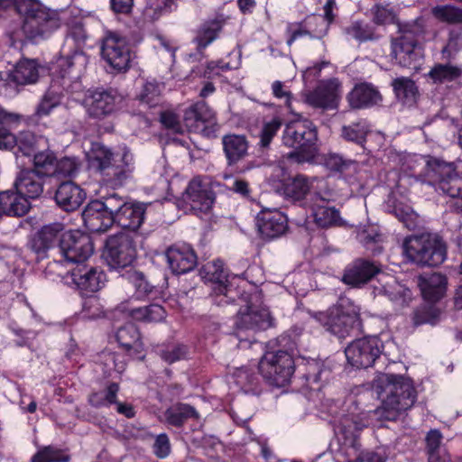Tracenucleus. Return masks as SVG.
I'll list each match as a JSON object with an SVG mask.
<instances>
[{
	"mask_svg": "<svg viewBox=\"0 0 462 462\" xmlns=\"http://www.w3.org/2000/svg\"><path fill=\"white\" fill-rule=\"evenodd\" d=\"M381 405L373 411L379 421H396L417 400L413 381L402 374L379 372L372 383Z\"/></svg>",
	"mask_w": 462,
	"mask_h": 462,
	"instance_id": "f257e3e1",
	"label": "nucleus"
},
{
	"mask_svg": "<svg viewBox=\"0 0 462 462\" xmlns=\"http://www.w3.org/2000/svg\"><path fill=\"white\" fill-rule=\"evenodd\" d=\"M88 57L82 51H74L69 54H60L55 62L46 69L50 72V87L35 108L38 117L48 116L58 106L73 81L79 80L85 73Z\"/></svg>",
	"mask_w": 462,
	"mask_h": 462,
	"instance_id": "f03ea898",
	"label": "nucleus"
},
{
	"mask_svg": "<svg viewBox=\"0 0 462 462\" xmlns=\"http://www.w3.org/2000/svg\"><path fill=\"white\" fill-rule=\"evenodd\" d=\"M23 16L19 29L9 32L10 38L21 42H37L49 37L62 23L61 14L58 10L48 8L39 0H30L26 5H21Z\"/></svg>",
	"mask_w": 462,
	"mask_h": 462,
	"instance_id": "7ed1b4c3",
	"label": "nucleus"
},
{
	"mask_svg": "<svg viewBox=\"0 0 462 462\" xmlns=\"http://www.w3.org/2000/svg\"><path fill=\"white\" fill-rule=\"evenodd\" d=\"M278 349L267 352L259 361V371L270 386L282 388L291 383L296 371L294 356L297 343L291 335L282 334L276 338Z\"/></svg>",
	"mask_w": 462,
	"mask_h": 462,
	"instance_id": "20e7f679",
	"label": "nucleus"
},
{
	"mask_svg": "<svg viewBox=\"0 0 462 462\" xmlns=\"http://www.w3.org/2000/svg\"><path fill=\"white\" fill-rule=\"evenodd\" d=\"M120 150L113 152L102 143L93 142L87 153L89 166L117 186H122L134 170V155L130 149L124 146Z\"/></svg>",
	"mask_w": 462,
	"mask_h": 462,
	"instance_id": "39448f33",
	"label": "nucleus"
},
{
	"mask_svg": "<svg viewBox=\"0 0 462 462\" xmlns=\"http://www.w3.org/2000/svg\"><path fill=\"white\" fill-rule=\"evenodd\" d=\"M296 116L285 125L282 133V143L292 149L285 158L299 164L312 162L319 152L318 128L311 120Z\"/></svg>",
	"mask_w": 462,
	"mask_h": 462,
	"instance_id": "423d86ee",
	"label": "nucleus"
},
{
	"mask_svg": "<svg viewBox=\"0 0 462 462\" xmlns=\"http://www.w3.org/2000/svg\"><path fill=\"white\" fill-rule=\"evenodd\" d=\"M328 332L338 338H346L360 331L362 319L359 310L348 299H341L326 311H309Z\"/></svg>",
	"mask_w": 462,
	"mask_h": 462,
	"instance_id": "0eeeda50",
	"label": "nucleus"
},
{
	"mask_svg": "<svg viewBox=\"0 0 462 462\" xmlns=\"http://www.w3.org/2000/svg\"><path fill=\"white\" fill-rule=\"evenodd\" d=\"M402 250L410 262L421 267L439 266L447 258V245L437 234L409 236L403 241Z\"/></svg>",
	"mask_w": 462,
	"mask_h": 462,
	"instance_id": "6e6552de",
	"label": "nucleus"
},
{
	"mask_svg": "<svg viewBox=\"0 0 462 462\" xmlns=\"http://www.w3.org/2000/svg\"><path fill=\"white\" fill-rule=\"evenodd\" d=\"M423 176L428 183L435 186L444 194L457 199L451 208L457 213H462V175L460 176L453 162L428 155Z\"/></svg>",
	"mask_w": 462,
	"mask_h": 462,
	"instance_id": "1a4fd4ad",
	"label": "nucleus"
},
{
	"mask_svg": "<svg viewBox=\"0 0 462 462\" xmlns=\"http://www.w3.org/2000/svg\"><path fill=\"white\" fill-rule=\"evenodd\" d=\"M397 37L391 40V58L393 64L402 68L417 69L423 59L420 44V32L415 25L399 23Z\"/></svg>",
	"mask_w": 462,
	"mask_h": 462,
	"instance_id": "9d476101",
	"label": "nucleus"
},
{
	"mask_svg": "<svg viewBox=\"0 0 462 462\" xmlns=\"http://www.w3.org/2000/svg\"><path fill=\"white\" fill-rule=\"evenodd\" d=\"M124 103V95L112 87L90 88L86 91L83 100L88 116L99 121L115 116Z\"/></svg>",
	"mask_w": 462,
	"mask_h": 462,
	"instance_id": "9b49d317",
	"label": "nucleus"
},
{
	"mask_svg": "<svg viewBox=\"0 0 462 462\" xmlns=\"http://www.w3.org/2000/svg\"><path fill=\"white\" fill-rule=\"evenodd\" d=\"M102 256L111 270L125 272L133 268L137 259L136 241L125 232L109 236L106 239Z\"/></svg>",
	"mask_w": 462,
	"mask_h": 462,
	"instance_id": "f8f14e48",
	"label": "nucleus"
},
{
	"mask_svg": "<svg viewBox=\"0 0 462 462\" xmlns=\"http://www.w3.org/2000/svg\"><path fill=\"white\" fill-rule=\"evenodd\" d=\"M222 260H214L208 262L200 269V275L203 279L213 283V291L217 298V304L236 302V298L240 299L238 286H235L236 276H230L224 267Z\"/></svg>",
	"mask_w": 462,
	"mask_h": 462,
	"instance_id": "ddd939ff",
	"label": "nucleus"
},
{
	"mask_svg": "<svg viewBox=\"0 0 462 462\" xmlns=\"http://www.w3.org/2000/svg\"><path fill=\"white\" fill-rule=\"evenodd\" d=\"M100 54L107 65L117 72H126L131 67V46L126 37L119 32H105L101 39Z\"/></svg>",
	"mask_w": 462,
	"mask_h": 462,
	"instance_id": "4468645a",
	"label": "nucleus"
},
{
	"mask_svg": "<svg viewBox=\"0 0 462 462\" xmlns=\"http://www.w3.org/2000/svg\"><path fill=\"white\" fill-rule=\"evenodd\" d=\"M115 192L90 200L82 211L85 226L93 233L107 231L115 225Z\"/></svg>",
	"mask_w": 462,
	"mask_h": 462,
	"instance_id": "2eb2a0df",
	"label": "nucleus"
},
{
	"mask_svg": "<svg viewBox=\"0 0 462 462\" xmlns=\"http://www.w3.org/2000/svg\"><path fill=\"white\" fill-rule=\"evenodd\" d=\"M383 344L377 336H366L352 341L345 349L347 362L358 369L373 366L380 359Z\"/></svg>",
	"mask_w": 462,
	"mask_h": 462,
	"instance_id": "dca6fc26",
	"label": "nucleus"
},
{
	"mask_svg": "<svg viewBox=\"0 0 462 462\" xmlns=\"http://www.w3.org/2000/svg\"><path fill=\"white\" fill-rule=\"evenodd\" d=\"M58 246L64 260L81 263L94 253V242L91 236L79 230L62 231Z\"/></svg>",
	"mask_w": 462,
	"mask_h": 462,
	"instance_id": "f3484780",
	"label": "nucleus"
},
{
	"mask_svg": "<svg viewBox=\"0 0 462 462\" xmlns=\"http://www.w3.org/2000/svg\"><path fill=\"white\" fill-rule=\"evenodd\" d=\"M115 225L136 233L144 223L147 208L151 203L137 201L115 192Z\"/></svg>",
	"mask_w": 462,
	"mask_h": 462,
	"instance_id": "a211bd4d",
	"label": "nucleus"
},
{
	"mask_svg": "<svg viewBox=\"0 0 462 462\" xmlns=\"http://www.w3.org/2000/svg\"><path fill=\"white\" fill-rule=\"evenodd\" d=\"M183 121L189 132L199 133L208 139L217 137L219 125L215 112L205 101H198L185 111Z\"/></svg>",
	"mask_w": 462,
	"mask_h": 462,
	"instance_id": "6ab92c4d",
	"label": "nucleus"
},
{
	"mask_svg": "<svg viewBox=\"0 0 462 462\" xmlns=\"http://www.w3.org/2000/svg\"><path fill=\"white\" fill-rule=\"evenodd\" d=\"M241 300L246 302L244 310H239L235 320V327L238 330H266L273 326V318L268 309L259 308L251 303V296L240 293V299L236 298V301Z\"/></svg>",
	"mask_w": 462,
	"mask_h": 462,
	"instance_id": "aec40b11",
	"label": "nucleus"
},
{
	"mask_svg": "<svg viewBox=\"0 0 462 462\" xmlns=\"http://www.w3.org/2000/svg\"><path fill=\"white\" fill-rule=\"evenodd\" d=\"M380 273H383V266L379 262L359 257L345 267L341 282L351 288L361 289Z\"/></svg>",
	"mask_w": 462,
	"mask_h": 462,
	"instance_id": "412c9836",
	"label": "nucleus"
},
{
	"mask_svg": "<svg viewBox=\"0 0 462 462\" xmlns=\"http://www.w3.org/2000/svg\"><path fill=\"white\" fill-rule=\"evenodd\" d=\"M65 226L60 222H54L42 226L37 232L29 236L26 249L33 254L36 262L48 258L50 249L58 244L60 233Z\"/></svg>",
	"mask_w": 462,
	"mask_h": 462,
	"instance_id": "4be33fe9",
	"label": "nucleus"
},
{
	"mask_svg": "<svg viewBox=\"0 0 462 462\" xmlns=\"http://www.w3.org/2000/svg\"><path fill=\"white\" fill-rule=\"evenodd\" d=\"M71 283L83 297H89L100 291L106 282V274L97 266L78 264L69 272Z\"/></svg>",
	"mask_w": 462,
	"mask_h": 462,
	"instance_id": "5701e85b",
	"label": "nucleus"
},
{
	"mask_svg": "<svg viewBox=\"0 0 462 462\" xmlns=\"http://www.w3.org/2000/svg\"><path fill=\"white\" fill-rule=\"evenodd\" d=\"M298 374L303 381L302 387L319 391L332 377V365L328 360L309 359L298 365Z\"/></svg>",
	"mask_w": 462,
	"mask_h": 462,
	"instance_id": "b1692460",
	"label": "nucleus"
},
{
	"mask_svg": "<svg viewBox=\"0 0 462 462\" xmlns=\"http://www.w3.org/2000/svg\"><path fill=\"white\" fill-rule=\"evenodd\" d=\"M55 60L45 65H41L37 59L22 58L7 74V81L15 86H25L34 84L41 77L49 76L50 68Z\"/></svg>",
	"mask_w": 462,
	"mask_h": 462,
	"instance_id": "393cba45",
	"label": "nucleus"
},
{
	"mask_svg": "<svg viewBox=\"0 0 462 462\" xmlns=\"http://www.w3.org/2000/svg\"><path fill=\"white\" fill-rule=\"evenodd\" d=\"M184 201L190 206V209L199 216L208 214L212 208L216 199V194L210 187L204 184L197 177L192 179L183 193Z\"/></svg>",
	"mask_w": 462,
	"mask_h": 462,
	"instance_id": "a878e982",
	"label": "nucleus"
},
{
	"mask_svg": "<svg viewBox=\"0 0 462 462\" xmlns=\"http://www.w3.org/2000/svg\"><path fill=\"white\" fill-rule=\"evenodd\" d=\"M167 263L172 273L184 274L193 271L198 265V256L189 244H174L165 251Z\"/></svg>",
	"mask_w": 462,
	"mask_h": 462,
	"instance_id": "bb28decb",
	"label": "nucleus"
},
{
	"mask_svg": "<svg viewBox=\"0 0 462 462\" xmlns=\"http://www.w3.org/2000/svg\"><path fill=\"white\" fill-rule=\"evenodd\" d=\"M119 347L130 357L143 360L145 357L144 344L139 328L133 322L120 326L115 333Z\"/></svg>",
	"mask_w": 462,
	"mask_h": 462,
	"instance_id": "cd10ccee",
	"label": "nucleus"
},
{
	"mask_svg": "<svg viewBox=\"0 0 462 462\" xmlns=\"http://www.w3.org/2000/svg\"><path fill=\"white\" fill-rule=\"evenodd\" d=\"M122 277L133 288V297L138 300H162L163 291L157 285L152 284L149 277L142 271L129 268Z\"/></svg>",
	"mask_w": 462,
	"mask_h": 462,
	"instance_id": "c85d7f7f",
	"label": "nucleus"
},
{
	"mask_svg": "<svg viewBox=\"0 0 462 462\" xmlns=\"http://www.w3.org/2000/svg\"><path fill=\"white\" fill-rule=\"evenodd\" d=\"M223 154L228 168L238 169L249 155V140L245 134L227 133L221 138Z\"/></svg>",
	"mask_w": 462,
	"mask_h": 462,
	"instance_id": "c756f323",
	"label": "nucleus"
},
{
	"mask_svg": "<svg viewBox=\"0 0 462 462\" xmlns=\"http://www.w3.org/2000/svg\"><path fill=\"white\" fill-rule=\"evenodd\" d=\"M256 226L261 237L269 241L287 231L288 218L279 210H262L256 217Z\"/></svg>",
	"mask_w": 462,
	"mask_h": 462,
	"instance_id": "7c9ffc66",
	"label": "nucleus"
},
{
	"mask_svg": "<svg viewBox=\"0 0 462 462\" xmlns=\"http://www.w3.org/2000/svg\"><path fill=\"white\" fill-rule=\"evenodd\" d=\"M86 198V191L72 180L60 183L53 195L56 206L67 213L79 209Z\"/></svg>",
	"mask_w": 462,
	"mask_h": 462,
	"instance_id": "2f4dec72",
	"label": "nucleus"
},
{
	"mask_svg": "<svg viewBox=\"0 0 462 462\" xmlns=\"http://www.w3.org/2000/svg\"><path fill=\"white\" fill-rule=\"evenodd\" d=\"M422 300L437 305H445L443 299L447 294L448 278L446 275L435 273L429 276L420 275L417 281Z\"/></svg>",
	"mask_w": 462,
	"mask_h": 462,
	"instance_id": "473e14b6",
	"label": "nucleus"
},
{
	"mask_svg": "<svg viewBox=\"0 0 462 462\" xmlns=\"http://www.w3.org/2000/svg\"><path fill=\"white\" fill-rule=\"evenodd\" d=\"M346 100L352 109L372 107L383 100L378 88L369 82H361L354 86L346 95Z\"/></svg>",
	"mask_w": 462,
	"mask_h": 462,
	"instance_id": "72a5a7b5",
	"label": "nucleus"
},
{
	"mask_svg": "<svg viewBox=\"0 0 462 462\" xmlns=\"http://www.w3.org/2000/svg\"><path fill=\"white\" fill-rule=\"evenodd\" d=\"M32 205L24 197L20 195L14 188L0 191V208L4 217L11 221V217L20 218L24 217L31 209ZM19 222V221H14Z\"/></svg>",
	"mask_w": 462,
	"mask_h": 462,
	"instance_id": "f704fd0d",
	"label": "nucleus"
},
{
	"mask_svg": "<svg viewBox=\"0 0 462 462\" xmlns=\"http://www.w3.org/2000/svg\"><path fill=\"white\" fill-rule=\"evenodd\" d=\"M13 188L27 201L36 199L43 192V181L30 168H22L16 175Z\"/></svg>",
	"mask_w": 462,
	"mask_h": 462,
	"instance_id": "c9c22d12",
	"label": "nucleus"
},
{
	"mask_svg": "<svg viewBox=\"0 0 462 462\" xmlns=\"http://www.w3.org/2000/svg\"><path fill=\"white\" fill-rule=\"evenodd\" d=\"M298 28L294 31L288 29L290 36L287 44L291 46L295 40L300 36H310L315 39L323 38L328 32V25L325 23L320 15L312 14L307 17L303 22L296 23Z\"/></svg>",
	"mask_w": 462,
	"mask_h": 462,
	"instance_id": "e433bc0d",
	"label": "nucleus"
},
{
	"mask_svg": "<svg viewBox=\"0 0 462 462\" xmlns=\"http://www.w3.org/2000/svg\"><path fill=\"white\" fill-rule=\"evenodd\" d=\"M337 88L336 79H330L310 92L306 100L308 104L314 107L329 109L336 108L337 106Z\"/></svg>",
	"mask_w": 462,
	"mask_h": 462,
	"instance_id": "4c0bfd02",
	"label": "nucleus"
},
{
	"mask_svg": "<svg viewBox=\"0 0 462 462\" xmlns=\"http://www.w3.org/2000/svg\"><path fill=\"white\" fill-rule=\"evenodd\" d=\"M147 305L141 307L130 308L127 310V316L132 320L139 323H159L166 319L167 311L162 306L165 302L164 297L162 300H150Z\"/></svg>",
	"mask_w": 462,
	"mask_h": 462,
	"instance_id": "58836bf2",
	"label": "nucleus"
},
{
	"mask_svg": "<svg viewBox=\"0 0 462 462\" xmlns=\"http://www.w3.org/2000/svg\"><path fill=\"white\" fill-rule=\"evenodd\" d=\"M311 184L304 175L298 174L294 178H289L281 182L278 186V192L285 199L293 203L302 204L306 196L310 193Z\"/></svg>",
	"mask_w": 462,
	"mask_h": 462,
	"instance_id": "ea45409f",
	"label": "nucleus"
},
{
	"mask_svg": "<svg viewBox=\"0 0 462 462\" xmlns=\"http://www.w3.org/2000/svg\"><path fill=\"white\" fill-rule=\"evenodd\" d=\"M427 462H451V457L443 444V435L438 429L430 430L424 438Z\"/></svg>",
	"mask_w": 462,
	"mask_h": 462,
	"instance_id": "a19ab883",
	"label": "nucleus"
},
{
	"mask_svg": "<svg viewBox=\"0 0 462 462\" xmlns=\"http://www.w3.org/2000/svg\"><path fill=\"white\" fill-rule=\"evenodd\" d=\"M445 307V305H437L422 300L411 313L412 326L415 328L426 324L436 326L441 320Z\"/></svg>",
	"mask_w": 462,
	"mask_h": 462,
	"instance_id": "79ce46f5",
	"label": "nucleus"
},
{
	"mask_svg": "<svg viewBox=\"0 0 462 462\" xmlns=\"http://www.w3.org/2000/svg\"><path fill=\"white\" fill-rule=\"evenodd\" d=\"M235 382L245 393L259 395L263 392L264 381L257 369L248 366H242L234 373Z\"/></svg>",
	"mask_w": 462,
	"mask_h": 462,
	"instance_id": "37998d69",
	"label": "nucleus"
},
{
	"mask_svg": "<svg viewBox=\"0 0 462 462\" xmlns=\"http://www.w3.org/2000/svg\"><path fill=\"white\" fill-rule=\"evenodd\" d=\"M225 23L226 18L224 14H217L214 19H208L201 24L194 38V42L197 43V50L199 52L218 37Z\"/></svg>",
	"mask_w": 462,
	"mask_h": 462,
	"instance_id": "c03bdc74",
	"label": "nucleus"
},
{
	"mask_svg": "<svg viewBox=\"0 0 462 462\" xmlns=\"http://www.w3.org/2000/svg\"><path fill=\"white\" fill-rule=\"evenodd\" d=\"M32 157L33 167L30 170L37 174L39 179L56 176L57 156L53 151L49 148L43 150L40 148Z\"/></svg>",
	"mask_w": 462,
	"mask_h": 462,
	"instance_id": "a18cd8bd",
	"label": "nucleus"
},
{
	"mask_svg": "<svg viewBox=\"0 0 462 462\" xmlns=\"http://www.w3.org/2000/svg\"><path fill=\"white\" fill-rule=\"evenodd\" d=\"M392 86L397 99L404 106L411 107L417 104L420 92L414 80L400 77L393 80Z\"/></svg>",
	"mask_w": 462,
	"mask_h": 462,
	"instance_id": "49530a36",
	"label": "nucleus"
},
{
	"mask_svg": "<svg viewBox=\"0 0 462 462\" xmlns=\"http://www.w3.org/2000/svg\"><path fill=\"white\" fill-rule=\"evenodd\" d=\"M15 147L14 154L18 162L21 156L31 158L42 147L44 142L42 136L36 135L31 131H21L14 136Z\"/></svg>",
	"mask_w": 462,
	"mask_h": 462,
	"instance_id": "de8ad7c7",
	"label": "nucleus"
},
{
	"mask_svg": "<svg viewBox=\"0 0 462 462\" xmlns=\"http://www.w3.org/2000/svg\"><path fill=\"white\" fill-rule=\"evenodd\" d=\"M166 422L175 428H181L189 420H198L199 415L196 409L187 403L178 402L169 407L164 412Z\"/></svg>",
	"mask_w": 462,
	"mask_h": 462,
	"instance_id": "09e8293b",
	"label": "nucleus"
},
{
	"mask_svg": "<svg viewBox=\"0 0 462 462\" xmlns=\"http://www.w3.org/2000/svg\"><path fill=\"white\" fill-rule=\"evenodd\" d=\"M364 428L365 424L357 417L347 415L341 419L336 430L342 436L345 445L356 448Z\"/></svg>",
	"mask_w": 462,
	"mask_h": 462,
	"instance_id": "8fccbe9b",
	"label": "nucleus"
},
{
	"mask_svg": "<svg viewBox=\"0 0 462 462\" xmlns=\"http://www.w3.org/2000/svg\"><path fill=\"white\" fill-rule=\"evenodd\" d=\"M313 217L315 223L322 228H327L332 226H341L342 219L340 217L339 210L334 207L317 206L313 209Z\"/></svg>",
	"mask_w": 462,
	"mask_h": 462,
	"instance_id": "3c124183",
	"label": "nucleus"
},
{
	"mask_svg": "<svg viewBox=\"0 0 462 462\" xmlns=\"http://www.w3.org/2000/svg\"><path fill=\"white\" fill-rule=\"evenodd\" d=\"M162 88V84L155 79L147 80L137 95V99L148 107H155L161 102Z\"/></svg>",
	"mask_w": 462,
	"mask_h": 462,
	"instance_id": "603ef678",
	"label": "nucleus"
},
{
	"mask_svg": "<svg viewBox=\"0 0 462 462\" xmlns=\"http://www.w3.org/2000/svg\"><path fill=\"white\" fill-rule=\"evenodd\" d=\"M325 167L334 173L348 174L350 170L356 171L358 162L356 160L346 159L338 153H328L324 160Z\"/></svg>",
	"mask_w": 462,
	"mask_h": 462,
	"instance_id": "864d4df0",
	"label": "nucleus"
},
{
	"mask_svg": "<svg viewBox=\"0 0 462 462\" xmlns=\"http://www.w3.org/2000/svg\"><path fill=\"white\" fill-rule=\"evenodd\" d=\"M431 14L440 23L448 24L462 23V8L452 5H439L431 9Z\"/></svg>",
	"mask_w": 462,
	"mask_h": 462,
	"instance_id": "5fc2aeb1",
	"label": "nucleus"
},
{
	"mask_svg": "<svg viewBox=\"0 0 462 462\" xmlns=\"http://www.w3.org/2000/svg\"><path fill=\"white\" fill-rule=\"evenodd\" d=\"M71 457L56 446H44L32 457L31 462H69Z\"/></svg>",
	"mask_w": 462,
	"mask_h": 462,
	"instance_id": "6e6d98bb",
	"label": "nucleus"
},
{
	"mask_svg": "<svg viewBox=\"0 0 462 462\" xmlns=\"http://www.w3.org/2000/svg\"><path fill=\"white\" fill-rule=\"evenodd\" d=\"M369 132V127L365 123L357 122L344 125L341 129V136L345 140L353 142L364 148Z\"/></svg>",
	"mask_w": 462,
	"mask_h": 462,
	"instance_id": "4d7b16f0",
	"label": "nucleus"
},
{
	"mask_svg": "<svg viewBox=\"0 0 462 462\" xmlns=\"http://www.w3.org/2000/svg\"><path fill=\"white\" fill-rule=\"evenodd\" d=\"M346 32L361 42L379 39V35L375 33V28L364 21L354 22L349 27L346 28Z\"/></svg>",
	"mask_w": 462,
	"mask_h": 462,
	"instance_id": "13d9d810",
	"label": "nucleus"
},
{
	"mask_svg": "<svg viewBox=\"0 0 462 462\" xmlns=\"http://www.w3.org/2000/svg\"><path fill=\"white\" fill-rule=\"evenodd\" d=\"M389 5L375 4L370 9L372 22L376 25H384L386 23H394L399 26L398 16L393 8L388 7Z\"/></svg>",
	"mask_w": 462,
	"mask_h": 462,
	"instance_id": "bf43d9fd",
	"label": "nucleus"
},
{
	"mask_svg": "<svg viewBox=\"0 0 462 462\" xmlns=\"http://www.w3.org/2000/svg\"><path fill=\"white\" fill-rule=\"evenodd\" d=\"M461 69L449 64H437L429 72L433 82L452 81L461 76Z\"/></svg>",
	"mask_w": 462,
	"mask_h": 462,
	"instance_id": "052dcab7",
	"label": "nucleus"
},
{
	"mask_svg": "<svg viewBox=\"0 0 462 462\" xmlns=\"http://www.w3.org/2000/svg\"><path fill=\"white\" fill-rule=\"evenodd\" d=\"M159 355L166 363L173 364L187 358L189 347L184 344H176L161 349Z\"/></svg>",
	"mask_w": 462,
	"mask_h": 462,
	"instance_id": "680f3d73",
	"label": "nucleus"
},
{
	"mask_svg": "<svg viewBox=\"0 0 462 462\" xmlns=\"http://www.w3.org/2000/svg\"><path fill=\"white\" fill-rule=\"evenodd\" d=\"M282 125V119L273 117L270 122L265 123L260 132L259 145L261 148H268L273 138L276 135L278 130Z\"/></svg>",
	"mask_w": 462,
	"mask_h": 462,
	"instance_id": "e2e57ef3",
	"label": "nucleus"
},
{
	"mask_svg": "<svg viewBox=\"0 0 462 462\" xmlns=\"http://www.w3.org/2000/svg\"><path fill=\"white\" fill-rule=\"evenodd\" d=\"M79 165V160L75 157H63L60 160L56 159V176L73 177L78 173Z\"/></svg>",
	"mask_w": 462,
	"mask_h": 462,
	"instance_id": "0e129e2a",
	"label": "nucleus"
},
{
	"mask_svg": "<svg viewBox=\"0 0 462 462\" xmlns=\"http://www.w3.org/2000/svg\"><path fill=\"white\" fill-rule=\"evenodd\" d=\"M152 452L158 458H165L171 452L170 439L166 433H161L155 437L152 444Z\"/></svg>",
	"mask_w": 462,
	"mask_h": 462,
	"instance_id": "69168bd1",
	"label": "nucleus"
},
{
	"mask_svg": "<svg viewBox=\"0 0 462 462\" xmlns=\"http://www.w3.org/2000/svg\"><path fill=\"white\" fill-rule=\"evenodd\" d=\"M393 214L409 230H413L417 226V215L411 208L394 207Z\"/></svg>",
	"mask_w": 462,
	"mask_h": 462,
	"instance_id": "338daca9",
	"label": "nucleus"
},
{
	"mask_svg": "<svg viewBox=\"0 0 462 462\" xmlns=\"http://www.w3.org/2000/svg\"><path fill=\"white\" fill-rule=\"evenodd\" d=\"M160 122L164 128L171 131L173 134H182V126L179 116L172 111H161Z\"/></svg>",
	"mask_w": 462,
	"mask_h": 462,
	"instance_id": "774afa93",
	"label": "nucleus"
}]
</instances>
